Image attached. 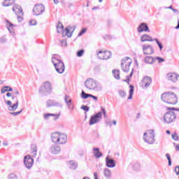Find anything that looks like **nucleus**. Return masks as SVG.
Listing matches in <instances>:
<instances>
[{"mask_svg":"<svg viewBox=\"0 0 179 179\" xmlns=\"http://www.w3.org/2000/svg\"><path fill=\"white\" fill-rule=\"evenodd\" d=\"M119 94L120 96H122V98L125 97V96H127V92H125V91L121 90L119 91Z\"/></svg>","mask_w":179,"mask_h":179,"instance_id":"79ce46f5","label":"nucleus"},{"mask_svg":"<svg viewBox=\"0 0 179 179\" xmlns=\"http://www.w3.org/2000/svg\"><path fill=\"white\" fill-rule=\"evenodd\" d=\"M22 111H23V110H21L18 112H10V114L11 115H13V117H16V116L19 115V114H21Z\"/></svg>","mask_w":179,"mask_h":179,"instance_id":"a19ab883","label":"nucleus"},{"mask_svg":"<svg viewBox=\"0 0 179 179\" xmlns=\"http://www.w3.org/2000/svg\"><path fill=\"white\" fill-rule=\"evenodd\" d=\"M53 2L55 5H58V3H59V1L58 0H53Z\"/></svg>","mask_w":179,"mask_h":179,"instance_id":"052dcab7","label":"nucleus"},{"mask_svg":"<svg viewBox=\"0 0 179 179\" xmlns=\"http://www.w3.org/2000/svg\"><path fill=\"white\" fill-rule=\"evenodd\" d=\"M6 96H7V97H12V93L8 92V93L6 94Z\"/></svg>","mask_w":179,"mask_h":179,"instance_id":"680f3d73","label":"nucleus"},{"mask_svg":"<svg viewBox=\"0 0 179 179\" xmlns=\"http://www.w3.org/2000/svg\"><path fill=\"white\" fill-rule=\"evenodd\" d=\"M136 167H140L139 164H134V169H136Z\"/></svg>","mask_w":179,"mask_h":179,"instance_id":"69168bd1","label":"nucleus"},{"mask_svg":"<svg viewBox=\"0 0 179 179\" xmlns=\"http://www.w3.org/2000/svg\"><path fill=\"white\" fill-rule=\"evenodd\" d=\"M61 43H62V47H66V45H68V43L66 42V40H65V39H63L61 41Z\"/></svg>","mask_w":179,"mask_h":179,"instance_id":"de8ad7c7","label":"nucleus"},{"mask_svg":"<svg viewBox=\"0 0 179 179\" xmlns=\"http://www.w3.org/2000/svg\"><path fill=\"white\" fill-rule=\"evenodd\" d=\"M6 103L8 106V110L9 111H16L17 110V107H19V100H16L15 103L12 105V101H6Z\"/></svg>","mask_w":179,"mask_h":179,"instance_id":"dca6fc26","label":"nucleus"},{"mask_svg":"<svg viewBox=\"0 0 179 179\" xmlns=\"http://www.w3.org/2000/svg\"><path fill=\"white\" fill-rule=\"evenodd\" d=\"M29 24H30L31 26H36V24H37V22L34 20H31L29 22Z\"/></svg>","mask_w":179,"mask_h":179,"instance_id":"8fccbe9b","label":"nucleus"},{"mask_svg":"<svg viewBox=\"0 0 179 179\" xmlns=\"http://www.w3.org/2000/svg\"><path fill=\"white\" fill-rule=\"evenodd\" d=\"M69 96L68 95H66L65 97H64V101L65 103H68L69 101Z\"/></svg>","mask_w":179,"mask_h":179,"instance_id":"5fc2aeb1","label":"nucleus"},{"mask_svg":"<svg viewBox=\"0 0 179 179\" xmlns=\"http://www.w3.org/2000/svg\"><path fill=\"white\" fill-rule=\"evenodd\" d=\"M172 138L173 141H178V135L177 134H172Z\"/></svg>","mask_w":179,"mask_h":179,"instance_id":"09e8293b","label":"nucleus"},{"mask_svg":"<svg viewBox=\"0 0 179 179\" xmlns=\"http://www.w3.org/2000/svg\"><path fill=\"white\" fill-rule=\"evenodd\" d=\"M47 107H60V108H62V105L59 102H57L54 100H48L46 102Z\"/></svg>","mask_w":179,"mask_h":179,"instance_id":"a211bd4d","label":"nucleus"},{"mask_svg":"<svg viewBox=\"0 0 179 179\" xmlns=\"http://www.w3.org/2000/svg\"><path fill=\"white\" fill-rule=\"evenodd\" d=\"M0 42H1V43H5V42H6V38H5L4 37L1 38H0Z\"/></svg>","mask_w":179,"mask_h":179,"instance_id":"4d7b16f0","label":"nucleus"},{"mask_svg":"<svg viewBox=\"0 0 179 179\" xmlns=\"http://www.w3.org/2000/svg\"><path fill=\"white\" fill-rule=\"evenodd\" d=\"M13 10L15 13V15H23V10L22 9V7L19 5H14L13 7Z\"/></svg>","mask_w":179,"mask_h":179,"instance_id":"412c9836","label":"nucleus"},{"mask_svg":"<svg viewBox=\"0 0 179 179\" xmlns=\"http://www.w3.org/2000/svg\"><path fill=\"white\" fill-rule=\"evenodd\" d=\"M15 3V0H5L3 3V6H10Z\"/></svg>","mask_w":179,"mask_h":179,"instance_id":"7c9ffc66","label":"nucleus"},{"mask_svg":"<svg viewBox=\"0 0 179 179\" xmlns=\"http://www.w3.org/2000/svg\"><path fill=\"white\" fill-rule=\"evenodd\" d=\"M101 118H103V115L101 112L97 113L94 116H92L90 120V125H94V124H97V122H100L101 121Z\"/></svg>","mask_w":179,"mask_h":179,"instance_id":"9b49d317","label":"nucleus"},{"mask_svg":"<svg viewBox=\"0 0 179 179\" xmlns=\"http://www.w3.org/2000/svg\"><path fill=\"white\" fill-rule=\"evenodd\" d=\"M44 10H45V8H44V6H43V4L35 5L33 9V12L34 15H36V16H38L41 15V13H43Z\"/></svg>","mask_w":179,"mask_h":179,"instance_id":"2eb2a0df","label":"nucleus"},{"mask_svg":"<svg viewBox=\"0 0 179 179\" xmlns=\"http://www.w3.org/2000/svg\"><path fill=\"white\" fill-rule=\"evenodd\" d=\"M99 59H110L111 58V52L110 51H99L97 54Z\"/></svg>","mask_w":179,"mask_h":179,"instance_id":"f8f14e48","label":"nucleus"},{"mask_svg":"<svg viewBox=\"0 0 179 179\" xmlns=\"http://www.w3.org/2000/svg\"><path fill=\"white\" fill-rule=\"evenodd\" d=\"M86 33V29L83 28L80 32L78 34V37H80L81 36H83Z\"/></svg>","mask_w":179,"mask_h":179,"instance_id":"49530a36","label":"nucleus"},{"mask_svg":"<svg viewBox=\"0 0 179 179\" xmlns=\"http://www.w3.org/2000/svg\"><path fill=\"white\" fill-rule=\"evenodd\" d=\"M175 173L177 176H178V174H179V166H176Z\"/></svg>","mask_w":179,"mask_h":179,"instance_id":"864d4df0","label":"nucleus"},{"mask_svg":"<svg viewBox=\"0 0 179 179\" xmlns=\"http://www.w3.org/2000/svg\"><path fill=\"white\" fill-rule=\"evenodd\" d=\"M167 110H172L173 111H179V108H170V107H168Z\"/></svg>","mask_w":179,"mask_h":179,"instance_id":"603ef678","label":"nucleus"},{"mask_svg":"<svg viewBox=\"0 0 179 179\" xmlns=\"http://www.w3.org/2000/svg\"><path fill=\"white\" fill-rule=\"evenodd\" d=\"M101 112L103 113V114L107 113V112L106 111V109H105L104 108H103V107L101 108Z\"/></svg>","mask_w":179,"mask_h":179,"instance_id":"bf43d9fd","label":"nucleus"},{"mask_svg":"<svg viewBox=\"0 0 179 179\" xmlns=\"http://www.w3.org/2000/svg\"><path fill=\"white\" fill-rule=\"evenodd\" d=\"M51 138L52 142H54V143H58V145H64V143H66L68 141V136H66V134L59 132L52 134Z\"/></svg>","mask_w":179,"mask_h":179,"instance_id":"f03ea898","label":"nucleus"},{"mask_svg":"<svg viewBox=\"0 0 179 179\" xmlns=\"http://www.w3.org/2000/svg\"><path fill=\"white\" fill-rule=\"evenodd\" d=\"M176 150H179V145H178L176 146Z\"/></svg>","mask_w":179,"mask_h":179,"instance_id":"774afa93","label":"nucleus"},{"mask_svg":"<svg viewBox=\"0 0 179 179\" xmlns=\"http://www.w3.org/2000/svg\"><path fill=\"white\" fill-rule=\"evenodd\" d=\"M51 83L47 81L40 87L39 93L43 96H47V94H50L51 93Z\"/></svg>","mask_w":179,"mask_h":179,"instance_id":"0eeeda50","label":"nucleus"},{"mask_svg":"<svg viewBox=\"0 0 179 179\" xmlns=\"http://www.w3.org/2000/svg\"><path fill=\"white\" fill-rule=\"evenodd\" d=\"M94 179H99V176L97 175V173H94Z\"/></svg>","mask_w":179,"mask_h":179,"instance_id":"13d9d810","label":"nucleus"},{"mask_svg":"<svg viewBox=\"0 0 179 179\" xmlns=\"http://www.w3.org/2000/svg\"><path fill=\"white\" fill-rule=\"evenodd\" d=\"M61 115V113H58V114H54V113H45L43 115V118L44 120H48L50 118V117H54V121H57V120H58L59 118Z\"/></svg>","mask_w":179,"mask_h":179,"instance_id":"aec40b11","label":"nucleus"},{"mask_svg":"<svg viewBox=\"0 0 179 179\" xmlns=\"http://www.w3.org/2000/svg\"><path fill=\"white\" fill-rule=\"evenodd\" d=\"M13 89L10 87V86H4L1 88V92L3 94V93H6V92H12Z\"/></svg>","mask_w":179,"mask_h":179,"instance_id":"c756f323","label":"nucleus"},{"mask_svg":"<svg viewBox=\"0 0 179 179\" xmlns=\"http://www.w3.org/2000/svg\"><path fill=\"white\" fill-rule=\"evenodd\" d=\"M144 62L150 64H155V62H156V58L152 56H147L144 59Z\"/></svg>","mask_w":179,"mask_h":179,"instance_id":"b1692460","label":"nucleus"},{"mask_svg":"<svg viewBox=\"0 0 179 179\" xmlns=\"http://www.w3.org/2000/svg\"><path fill=\"white\" fill-rule=\"evenodd\" d=\"M85 86L89 90H103V87L99 85L97 87V82L93 80V78H89L85 82Z\"/></svg>","mask_w":179,"mask_h":179,"instance_id":"39448f33","label":"nucleus"},{"mask_svg":"<svg viewBox=\"0 0 179 179\" xmlns=\"http://www.w3.org/2000/svg\"><path fill=\"white\" fill-rule=\"evenodd\" d=\"M33 164H34V159L30 155H27L24 157V165L26 169H31Z\"/></svg>","mask_w":179,"mask_h":179,"instance_id":"9d476101","label":"nucleus"},{"mask_svg":"<svg viewBox=\"0 0 179 179\" xmlns=\"http://www.w3.org/2000/svg\"><path fill=\"white\" fill-rule=\"evenodd\" d=\"M154 41H156L160 51H162L163 50V45L162 44V43H160V41H159L157 38H155Z\"/></svg>","mask_w":179,"mask_h":179,"instance_id":"4c0bfd02","label":"nucleus"},{"mask_svg":"<svg viewBox=\"0 0 179 179\" xmlns=\"http://www.w3.org/2000/svg\"><path fill=\"white\" fill-rule=\"evenodd\" d=\"M137 31L138 33H142L143 31H150V30L149 29V27L148 26V24L146 23H141L140 24V25L137 28Z\"/></svg>","mask_w":179,"mask_h":179,"instance_id":"f3484780","label":"nucleus"},{"mask_svg":"<svg viewBox=\"0 0 179 179\" xmlns=\"http://www.w3.org/2000/svg\"><path fill=\"white\" fill-rule=\"evenodd\" d=\"M91 94H86L85 91H82L81 92V97L82 99H89L90 97Z\"/></svg>","mask_w":179,"mask_h":179,"instance_id":"e433bc0d","label":"nucleus"},{"mask_svg":"<svg viewBox=\"0 0 179 179\" xmlns=\"http://www.w3.org/2000/svg\"><path fill=\"white\" fill-rule=\"evenodd\" d=\"M93 152L95 159H100V157H103V153L100 152V149L99 148H93Z\"/></svg>","mask_w":179,"mask_h":179,"instance_id":"5701e85b","label":"nucleus"},{"mask_svg":"<svg viewBox=\"0 0 179 179\" xmlns=\"http://www.w3.org/2000/svg\"><path fill=\"white\" fill-rule=\"evenodd\" d=\"M52 63L53 64L57 73L62 74L65 72V64L62 60L58 59L57 57H52Z\"/></svg>","mask_w":179,"mask_h":179,"instance_id":"7ed1b4c3","label":"nucleus"},{"mask_svg":"<svg viewBox=\"0 0 179 179\" xmlns=\"http://www.w3.org/2000/svg\"><path fill=\"white\" fill-rule=\"evenodd\" d=\"M113 76H114L115 79H117V80H119V79H120V70L115 69L113 71Z\"/></svg>","mask_w":179,"mask_h":179,"instance_id":"2f4dec72","label":"nucleus"},{"mask_svg":"<svg viewBox=\"0 0 179 179\" xmlns=\"http://www.w3.org/2000/svg\"><path fill=\"white\" fill-rule=\"evenodd\" d=\"M175 29H179V22L178 23V25L175 27Z\"/></svg>","mask_w":179,"mask_h":179,"instance_id":"338daca9","label":"nucleus"},{"mask_svg":"<svg viewBox=\"0 0 179 179\" xmlns=\"http://www.w3.org/2000/svg\"><path fill=\"white\" fill-rule=\"evenodd\" d=\"M161 99L164 103L167 104H177L178 98L173 92H164L162 94Z\"/></svg>","mask_w":179,"mask_h":179,"instance_id":"f257e3e1","label":"nucleus"},{"mask_svg":"<svg viewBox=\"0 0 179 179\" xmlns=\"http://www.w3.org/2000/svg\"><path fill=\"white\" fill-rule=\"evenodd\" d=\"M155 136H156V134H155V130H148L144 133V141L148 145H153V143L156 142V138H155Z\"/></svg>","mask_w":179,"mask_h":179,"instance_id":"20e7f679","label":"nucleus"},{"mask_svg":"<svg viewBox=\"0 0 179 179\" xmlns=\"http://www.w3.org/2000/svg\"><path fill=\"white\" fill-rule=\"evenodd\" d=\"M152 85V78L145 76L143 78L141 82V87L143 89H148Z\"/></svg>","mask_w":179,"mask_h":179,"instance_id":"ddd939ff","label":"nucleus"},{"mask_svg":"<svg viewBox=\"0 0 179 179\" xmlns=\"http://www.w3.org/2000/svg\"><path fill=\"white\" fill-rule=\"evenodd\" d=\"M106 124H107V125H109V127H112V125H113V124H111V122H106Z\"/></svg>","mask_w":179,"mask_h":179,"instance_id":"0e129e2a","label":"nucleus"},{"mask_svg":"<svg viewBox=\"0 0 179 179\" xmlns=\"http://www.w3.org/2000/svg\"><path fill=\"white\" fill-rule=\"evenodd\" d=\"M50 152L53 155H58L61 152V147L57 145H53L50 147Z\"/></svg>","mask_w":179,"mask_h":179,"instance_id":"4be33fe9","label":"nucleus"},{"mask_svg":"<svg viewBox=\"0 0 179 179\" xmlns=\"http://www.w3.org/2000/svg\"><path fill=\"white\" fill-rule=\"evenodd\" d=\"M141 41L145 43V41H154V39H152V37L146 34H143L141 37Z\"/></svg>","mask_w":179,"mask_h":179,"instance_id":"a878e982","label":"nucleus"},{"mask_svg":"<svg viewBox=\"0 0 179 179\" xmlns=\"http://www.w3.org/2000/svg\"><path fill=\"white\" fill-rule=\"evenodd\" d=\"M14 94H16L17 96H19V91L15 90V91L14 92Z\"/></svg>","mask_w":179,"mask_h":179,"instance_id":"e2e57ef3","label":"nucleus"},{"mask_svg":"<svg viewBox=\"0 0 179 179\" xmlns=\"http://www.w3.org/2000/svg\"><path fill=\"white\" fill-rule=\"evenodd\" d=\"M57 33L59 34L64 33V25L62 24V23L59 22L57 24Z\"/></svg>","mask_w":179,"mask_h":179,"instance_id":"cd10ccee","label":"nucleus"},{"mask_svg":"<svg viewBox=\"0 0 179 179\" xmlns=\"http://www.w3.org/2000/svg\"><path fill=\"white\" fill-rule=\"evenodd\" d=\"M106 162L107 167L110 169H113V167H115V161L113 159L110 158L109 156L106 157Z\"/></svg>","mask_w":179,"mask_h":179,"instance_id":"6ab92c4d","label":"nucleus"},{"mask_svg":"<svg viewBox=\"0 0 179 179\" xmlns=\"http://www.w3.org/2000/svg\"><path fill=\"white\" fill-rule=\"evenodd\" d=\"M66 103L69 110H73L74 107L73 105H72V99H69V101L66 102Z\"/></svg>","mask_w":179,"mask_h":179,"instance_id":"f704fd0d","label":"nucleus"},{"mask_svg":"<svg viewBox=\"0 0 179 179\" xmlns=\"http://www.w3.org/2000/svg\"><path fill=\"white\" fill-rule=\"evenodd\" d=\"M103 176L106 178H110V177H111V171L108 169H105L103 170Z\"/></svg>","mask_w":179,"mask_h":179,"instance_id":"c85d7f7f","label":"nucleus"},{"mask_svg":"<svg viewBox=\"0 0 179 179\" xmlns=\"http://www.w3.org/2000/svg\"><path fill=\"white\" fill-rule=\"evenodd\" d=\"M83 54H85V50L82 49L77 52V57H83Z\"/></svg>","mask_w":179,"mask_h":179,"instance_id":"ea45409f","label":"nucleus"},{"mask_svg":"<svg viewBox=\"0 0 179 179\" xmlns=\"http://www.w3.org/2000/svg\"><path fill=\"white\" fill-rule=\"evenodd\" d=\"M132 96H134V86L130 85L129 96L128 97V100H131V99H132Z\"/></svg>","mask_w":179,"mask_h":179,"instance_id":"c9c22d12","label":"nucleus"},{"mask_svg":"<svg viewBox=\"0 0 179 179\" xmlns=\"http://www.w3.org/2000/svg\"><path fill=\"white\" fill-rule=\"evenodd\" d=\"M90 97H92V99H93L95 101H97V100H98L97 96H94L92 94H91V96Z\"/></svg>","mask_w":179,"mask_h":179,"instance_id":"6e6d98bb","label":"nucleus"},{"mask_svg":"<svg viewBox=\"0 0 179 179\" xmlns=\"http://www.w3.org/2000/svg\"><path fill=\"white\" fill-rule=\"evenodd\" d=\"M19 178L17 177V176L15 173H10L8 176V179H18Z\"/></svg>","mask_w":179,"mask_h":179,"instance_id":"58836bf2","label":"nucleus"},{"mask_svg":"<svg viewBox=\"0 0 179 179\" xmlns=\"http://www.w3.org/2000/svg\"><path fill=\"white\" fill-rule=\"evenodd\" d=\"M179 75L176 73H169L166 74V79L172 83H176L178 81Z\"/></svg>","mask_w":179,"mask_h":179,"instance_id":"4468645a","label":"nucleus"},{"mask_svg":"<svg viewBox=\"0 0 179 179\" xmlns=\"http://www.w3.org/2000/svg\"><path fill=\"white\" fill-rule=\"evenodd\" d=\"M142 50L143 54H144V55H152V54L155 52V50H153V46L150 45L143 44Z\"/></svg>","mask_w":179,"mask_h":179,"instance_id":"1a4fd4ad","label":"nucleus"},{"mask_svg":"<svg viewBox=\"0 0 179 179\" xmlns=\"http://www.w3.org/2000/svg\"><path fill=\"white\" fill-rule=\"evenodd\" d=\"M66 30V36H67V37L71 38L72 37V32H71V27H68L65 29Z\"/></svg>","mask_w":179,"mask_h":179,"instance_id":"72a5a7b5","label":"nucleus"},{"mask_svg":"<svg viewBox=\"0 0 179 179\" xmlns=\"http://www.w3.org/2000/svg\"><path fill=\"white\" fill-rule=\"evenodd\" d=\"M17 15V20L18 22H23V15Z\"/></svg>","mask_w":179,"mask_h":179,"instance_id":"3c124183","label":"nucleus"},{"mask_svg":"<svg viewBox=\"0 0 179 179\" xmlns=\"http://www.w3.org/2000/svg\"><path fill=\"white\" fill-rule=\"evenodd\" d=\"M31 149L32 150L33 156H36L37 155V145H36V144L31 145Z\"/></svg>","mask_w":179,"mask_h":179,"instance_id":"473e14b6","label":"nucleus"},{"mask_svg":"<svg viewBox=\"0 0 179 179\" xmlns=\"http://www.w3.org/2000/svg\"><path fill=\"white\" fill-rule=\"evenodd\" d=\"M81 109L84 110V111H89V110H90V108L87 106L83 105L81 106Z\"/></svg>","mask_w":179,"mask_h":179,"instance_id":"c03bdc74","label":"nucleus"},{"mask_svg":"<svg viewBox=\"0 0 179 179\" xmlns=\"http://www.w3.org/2000/svg\"><path fill=\"white\" fill-rule=\"evenodd\" d=\"M164 122L166 124H171V122H174L176 120H177V115H176V113L173 110H169L166 112L164 115Z\"/></svg>","mask_w":179,"mask_h":179,"instance_id":"423d86ee","label":"nucleus"},{"mask_svg":"<svg viewBox=\"0 0 179 179\" xmlns=\"http://www.w3.org/2000/svg\"><path fill=\"white\" fill-rule=\"evenodd\" d=\"M166 156L168 159L169 166H171V157H170V154H166Z\"/></svg>","mask_w":179,"mask_h":179,"instance_id":"37998d69","label":"nucleus"},{"mask_svg":"<svg viewBox=\"0 0 179 179\" xmlns=\"http://www.w3.org/2000/svg\"><path fill=\"white\" fill-rule=\"evenodd\" d=\"M157 59L159 64H162V62H164V59L162 57H155V61Z\"/></svg>","mask_w":179,"mask_h":179,"instance_id":"a18cd8bd","label":"nucleus"},{"mask_svg":"<svg viewBox=\"0 0 179 179\" xmlns=\"http://www.w3.org/2000/svg\"><path fill=\"white\" fill-rule=\"evenodd\" d=\"M68 166L71 170H76L78 169V162L71 160L68 162Z\"/></svg>","mask_w":179,"mask_h":179,"instance_id":"393cba45","label":"nucleus"},{"mask_svg":"<svg viewBox=\"0 0 179 179\" xmlns=\"http://www.w3.org/2000/svg\"><path fill=\"white\" fill-rule=\"evenodd\" d=\"M6 26H7V29L10 31V33H11V34L15 33V31H13V27H15V24L10 23V22L7 20Z\"/></svg>","mask_w":179,"mask_h":179,"instance_id":"bb28decb","label":"nucleus"},{"mask_svg":"<svg viewBox=\"0 0 179 179\" xmlns=\"http://www.w3.org/2000/svg\"><path fill=\"white\" fill-rule=\"evenodd\" d=\"M131 64L132 61H131V58L129 57H126L125 59H122L121 63V67L123 72H129V66H131Z\"/></svg>","mask_w":179,"mask_h":179,"instance_id":"6e6552de","label":"nucleus"}]
</instances>
